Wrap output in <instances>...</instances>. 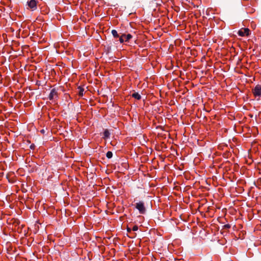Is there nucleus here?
<instances>
[{"label": "nucleus", "instance_id": "nucleus-11", "mask_svg": "<svg viewBox=\"0 0 261 261\" xmlns=\"http://www.w3.org/2000/svg\"><path fill=\"white\" fill-rule=\"evenodd\" d=\"M112 156H113V153L111 151H108L107 152L106 156L108 158L110 159L112 157Z\"/></svg>", "mask_w": 261, "mask_h": 261}, {"label": "nucleus", "instance_id": "nucleus-13", "mask_svg": "<svg viewBox=\"0 0 261 261\" xmlns=\"http://www.w3.org/2000/svg\"><path fill=\"white\" fill-rule=\"evenodd\" d=\"M138 227L137 225H134L132 228V230L134 231L138 230Z\"/></svg>", "mask_w": 261, "mask_h": 261}, {"label": "nucleus", "instance_id": "nucleus-2", "mask_svg": "<svg viewBox=\"0 0 261 261\" xmlns=\"http://www.w3.org/2000/svg\"><path fill=\"white\" fill-rule=\"evenodd\" d=\"M136 208L139 211L141 214H144L146 211L144 204L142 201L137 202L136 204Z\"/></svg>", "mask_w": 261, "mask_h": 261}, {"label": "nucleus", "instance_id": "nucleus-1", "mask_svg": "<svg viewBox=\"0 0 261 261\" xmlns=\"http://www.w3.org/2000/svg\"><path fill=\"white\" fill-rule=\"evenodd\" d=\"M251 33L250 30L248 28H241L238 32V34L241 37L248 36Z\"/></svg>", "mask_w": 261, "mask_h": 261}, {"label": "nucleus", "instance_id": "nucleus-15", "mask_svg": "<svg viewBox=\"0 0 261 261\" xmlns=\"http://www.w3.org/2000/svg\"><path fill=\"white\" fill-rule=\"evenodd\" d=\"M41 132H42V133H43V132H44V130H41Z\"/></svg>", "mask_w": 261, "mask_h": 261}, {"label": "nucleus", "instance_id": "nucleus-4", "mask_svg": "<svg viewBox=\"0 0 261 261\" xmlns=\"http://www.w3.org/2000/svg\"><path fill=\"white\" fill-rule=\"evenodd\" d=\"M48 97L50 100L56 99L58 97V93L57 90L55 89H53L49 93Z\"/></svg>", "mask_w": 261, "mask_h": 261}, {"label": "nucleus", "instance_id": "nucleus-7", "mask_svg": "<svg viewBox=\"0 0 261 261\" xmlns=\"http://www.w3.org/2000/svg\"><path fill=\"white\" fill-rule=\"evenodd\" d=\"M123 36H124V37L125 42L128 41L132 38V35L129 34H128L127 35L123 34Z\"/></svg>", "mask_w": 261, "mask_h": 261}, {"label": "nucleus", "instance_id": "nucleus-9", "mask_svg": "<svg viewBox=\"0 0 261 261\" xmlns=\"http://www.w3.org/2000/svg\"><path fill=\"white\" fill-rule=\"evenodd\" d=\"M112 34L113 36H114V37H115V38H117L119 37V35H118L117 32L115 30H113L112 31Z\"/></svg>", "mask_w": 261, "mask_h": 261}, {"label": "nucleus", "instance_id": "nucleus-6", "mask_svg": "<svg viewBox=\"0 0 261 261\" xmlns=\"http://www.w3.org/2000/svg\"><path fill=\"white\" fill-rule=\"evenodd\" d=\"M110 133L108 129H105L103 132V137L104 139H108L110 137Z\"/></svg>", "mask_w": 261, "mask_h": 261}, {"label": "nucleus", "instance_id": "nucleus-14", "mask_svg": "<svg viewBox=\"0 0 261 261\" xmlns=\"http://www.w3.org/2000/svg\"><path fill=\"white\" fill-rule=\"evenodd\" d=\"M132 230V229H130V228H127V231H128V232H130Z\"/></svg>", "mask_w": 261, "mask_h": 261}, {"label": "nucleus", "instance_id": "nucleus-3", "mask_svg": "<svg viewBox=\"0 0 261 261\" xmlns=\"http://www.w3.org/2000/svg\"><path fill=\"white\" fill-rule=\"evenodd\" d=\"M252 92L255 97H261V85H256Z\"/></svg>", "mask_w": 261, "mask_h": 261}, {"label": "nucleus", "instance_id": "nucleus-8", "mask_svg": "<svg viewBox=\"0 0 261 261\" xmlns=\"http://www.w3.org/2000/svg\"><path fill=\"white\" fill-rule=\"evenodd\" d=\"M132 97L138 100L141 99V95L138 93H134L132 94Z\"/></svg>", "mask_w": 261, "mask_h": 261}, {"label": "nucleus", "instance_id": "nucleus-12", "mask_svg": "<svg viewBox=\"0 0 261 261\" xmlns=\"http://www.w3.org/2000/svg\"><path fill=\"white\" fill-rule=\"evenodd\" d=\"M119 41L121 43H123L124 41H125V39L124 36H123V35L120 37Z\"/></svg>", "mask_w": 261, "mask_h": 261}, {"label": "nucleus", "instance_id": "nucleus-10", "mask_svg": "<svg viewBox=\"0 0 261 261\" xmlns=\"http://www.w3.org/2000/svg\"><path fill=\"white\" fill-rule=\"evenodd\" d=\"M78 89H79V94L80 96H83V92H84V89L81 87H79L78 88Z\"/></svg>", "mask_w": 261, "mask_h": 261}, {"label": "nucleus", "instance_id": "nucleus-5", "mask_svg": "<svg viewBox=\"0 0 261 261\" xmlns=\"http://www.w3.org/2000/svg\"><path fill=\"white\" fill-rule=\"evenodd\" d=\"M28 4L29 7L32 9L33 10L36 9L37 7V2L35 0H31L29 2H28Z\"/></svg>", "mask_w": 261, "mask_h": 261}]
</instances>
